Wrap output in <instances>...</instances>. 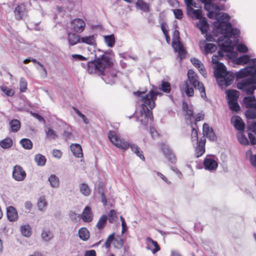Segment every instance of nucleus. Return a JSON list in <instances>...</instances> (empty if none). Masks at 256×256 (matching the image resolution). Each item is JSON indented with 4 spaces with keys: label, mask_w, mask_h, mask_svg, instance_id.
Returning <instances> with one entry per match:
<instances>
[{
    "label": "nucleus",
    "mask_w": 256,
    "mask_h": 256,
    "mask_svg": "<svg viewBox=\"0 0 256 256\" xmlns=\"http://www.w3.org/2000/svg\"><path fill=\"white\" fill-rule=\"evenodd\" d=\"M94 52V60L88 62L86 65L82 63V66L88 74L102 76L106 84H114L117 80V71L114 68L112 58L108 55L112 54V50L104 52L98 49Z\"/></svg>",
    "instance_id": "1"
},
{
    "label": "nucleus",
    "mask_w": 256,
    "mask_h": 256,
    "mask_svg": "<svg viewBox=\"0 0 256 256\" xmlns=\"http://www.w3.org/2000/svg\"><path fill=\"white\" fill-rule=\"evenodd\" d=\"M215 18L216 21L213 24L214 35V36H220L218 38V42L224 40L226 42V44L222 45V49L228 51L232 50V40L230 38H234L236 42H238V37L240 34V30L232 28V24L228 22L230 17L227 14L224 13L220 16L218 14Z\"/></svg>",
    "instance_id": "2"
},
{
    "label": "nucleus",
    "mask_w": 256,
    "mask_h": 256,
    "mask_svg": "<svg viewBox=\"0 0 256 256\" xmlns=\"http://www.w3.org/2000/svg\"><path fill=\"white\" fill-rule=\"evenodd\" d=\"M134 94L138 97L136 100L137 106H140L139 112L136 114V120L143 125H146L149 120L152 118L151 110L155 106V100L157 96H161L162 94L150 90L149 94L137 91Z\"/></svg>",
    "instance_id": "3"
},
{
    "label": "nucleus",
    "mask_w": 256,
    "mask_h": 256,
    "mask_svg": "<svg viewBox=\"0 0 256 256\" xmlns=\"http://www.w3.org/2000/svg\"><path fill=\"white\" fill-rule=\"evenodd\" d=\"M248 64L251 66L236 72V76L238 78H244L248 76L250 77L238 82L237 88L246 92L247 94H252L256 89V58H250Z\"/></svg>",
    "instance_id": "4"
},
{
    "label": "nucleus",
    "mask_w": 256,
    "mask_h": 256,
    "mask_svg": "<svg viewBox=\"0 0 256 256\" xmlns=\"http://www.w3.org/2000/svg\"><path fill=\"white\" fill-rule=\"evenodd\" d=\"M206 40L208 41L212 42V41H216L218 44L219 46L220 47V50L218 51V55H214L212 56V62L214 64V74L221 70L225 68L226 66L224 65V64L222 62H218V60L222 59L225 56H227L228 58H231L232 56H234L236 54L234 52V44L232 43V50L230 51H228L225 50H223L222 48V44H226L224 40L221 41L220 42H218V39L216 40L215 38H214L213 36H206Z\"/></svg>",
    "instance_id": "5"
},
{
    "label": "nucleus",
    "mask_w": 256,
    "mask_h": 256,
    "mask_svg": "<svg viewBox=\"0 0 256 256\" xmlns=\"http://www.w3.org/2000/svg\"><path fill=\"white\" fill-rule=\"evenodd\" d=\"M196 8H189L186 10V14L188 17L192 20H199L198 22L196 24V26L202 34H206L208 28V24L206 18L202 16V9H194Z\"/></svg>",
    "instance_id": "6"
},
{
    "label": "nucleus",
    "mask_w": 256,
    "mask_h": 256,
    "mask_svg": "<svg viewBox=\"0 0 256 256\" xmlns=\"http://www.w3.org/2000/svg\"><path fill=\"white\" fill-rule=\"evenodd\" d=\"M214 76L217 78L218 84L222 88L230 86L234 78V74L227 72L226 68L216 72Z\"/></svg>",
    "instance_id": "7"
},
{
    "label": "nucleus",
    "mask_w": 256,
    "mask_h": 256,
    "mask_svg": "<svg viewBox=\"0 0 256 256\" xmlns=\"http://www.w3.org/2000/svg\"><path fill=\"white\" fill-rule=\"evenodd\" d=\"M243 103L246 108H249L245 112V115L248 118L254 119L256 118V98L253 96H246L244 98Z\"/></svg>",
    "instance_id": "8"
},
{
    "label": "nucleus",
    "mask_w": 256,
    "mask_h": 256,
    "mask_svg": "<svg viewBox=\"0 0 256 256\" xmlns=\"http://www.w3.org/2000/svg\"><path fill=\"white\" fill-rule=\"evenodd\" d=\"M108 137L110 142L116 148L123 150H126L129 148V143L121 139L115 131H109Z\"/></svg>",
    "instance_id": "9"
},
{
    "label": "nucleus",
    "mask_w": 256,
    "mask_h": 256,
    "mask_svg": "<svg viewBox=\"0 0 256 256\" xmlns=\"http://www.w3.org/2000/svg\"><path fill=\"white\" fill-rule=\"evenodd\" d=\"M174 38H173L172 46L176 52H178L180 60L183 59L186 55V50H184L182 44L179 40V32L176 30L174 32Z\"/></svg>",
    "instance_id": "10"
},
{
    "label": "nucleus",
    "mask_w": 256,
    "mask_h": 256,
    "mask_svg": "<svg viewBox=\"0 0 256 256\" xmlns=\"http://www.w3.org/2000/svg\"><path fill=\"white\" fill-rule=\"evenodd\" d=\"M204 4V9L208 12V16L212 18L216 17L220 11L219 6L212 2V0H200Z\"/></svg>",
    "instance_id": "11"
},
{
    "label": "nucleus",
    "mask_w": 256,
    "mask_h": 256,
    "mask_svg": "<svg viewBox=\"0 0 256 256\" xmlns=\"http://www.w3.org/2000/svg\"><path fill=\"white\" fill-rule=\"evenodd\" d=\"M182 109L186 112L185 120L188 124H192V120H194V110L192 106H188L186 102H183Z\"/></svg>",
    "instance_id": "12"
},
{
    "label": "nucleus",
    "mask_w": 256,
    "mask_h": 256,
    "mask_svg": "<svg viewBox=\"0 0 256 256\" xmlns=\"http://www.w3.org/2000/svg\"><path fill=\"white\" fill-rule=\"evenodd\" d=\"M203 164L204 168L209 171L216 170L218 166L216 160L210 156H206L204 160Z\"/></svg>",
    "instance_id": "13"
},
{
    "label": "nucleus",
    "mask_w": 256,
    "mask_h": 256,
    "mask_svg": "<svg viewBox=\"0 0 256 256\" xmlns=\"http://www.w3.org/2000/svg\"><path fill=\"white\" fill-rule=\"evenodd\" d=\"M26 173L20 166H16L13 168L12 177L16 181H22L26 178Z\"/></svg>",
    "instance_id": "14"
},
{
    "label": "nucleus",
    "mask_w": 256,
    "mask_h": 256,
    "mask_svg": "<svg viewBox=\"0 0 256 256\" xmlns=\"http://www.w3.org/2000/svg\"><path fill=\"white\" fill-rule=\"evenodd\" d=\"M14 15L16 20H22L26 14V6L23 3L18 5L14 10Z\"/></svg>",
    "instance_id": "15"
},
{
    "label": "nucleus",
    "mask_w": 256,
    "mask_h": 256,
    "mask_svg": "<svg viewBox=\"0 0 256 256\" xmlns=\"http://www.w3.org/2000/svg\"><path fill=\"white\" fill-rule=\"evenodd\" d=\"M162 150L165 157L172 164H176V158L172 150L169 146L166 144H163L162 146Z\"/></svg>",
    "instance_id": "16"
},
{
    "label": "nucleus",
    "mask_w": 256,
    "mask_h": 256,
    "mask_svg": "<svg viewBox=\"0 0 256 256\" xmlns=\"http://www.w3.org/2000/svg\"><path fill=\"white\" fill-rule=\"evenodd\" d=\"M146 248L150 250L154 254L158 252L160 249L158 242L150 237L146 238Z\"/></svg>",
    "instance_id": "17"
},
{
    "label": "nucleus",
    "mask_w": 256,
    "mask_h": 256,
    "mask_svg": "<svg viewBox=\"0 0 256 256\" xmlns=\"http://www.w3.org/2000/svg\"><path fill=\"white\" fill-rule=\"evenodd\" d=\"M72 28L77 32H82L84 30L86 24L82 19L76 18L72 22Z\"/></svg>",
    "instance_id": "18"
},
{
    "label": "nucleus",
    "mask_w": 256,
    "mask_h": 256,
    "mask_svg": "<svg viewBox=\"0 0 256 256\" xmlns=\"http://www.w3.org/2000/svg\"><path fill=\"white\" fill-rule=\"evenodd\" d=\"M81 218L85 222H90L93 220V214L90 206H86L81 214Z\"/></svg>",
    "instance_id": "19"
},
{
    "label": "nucleus",
    "mask_w": 256,
    "mask_h": 256,
    "mask_svg": "<svg viewBox=\"0 0 256 256\" xmlns=\"http://www.w3.org/2000/svg\"><path fill=\"white\" fill-rule=\"evenodd\" d=\"M205 142L206 138L204 137L202 138L198 142L195 152L196 156V158L201 156L205 152Z\"/></svg>",
    "instance_id": "20"
},
{
    "label": "nucleus",
    "mask_w": 256,
    "mask_h": 256,
    "mask_svg": "<svg viewBox=\"0 0 256 256\" xmlns=\"http://www.w3.org/2000/svg\"><path fill=\"white\" fill-rule=\"evenodd\" d=\"M190 60L193 65L198 70L204 78H206V72L202 63L199 60L194 58H192Z\"/></svg>",
    "instance_id": "21"
},
{
    "label": "nucleus",
    "mask_w": 256,
    "mask_h": 256,
    "mask_svg": "<svg viewBox=\"0 0 256 256\" xmlns=\"http://www.w3.org/2000/svg\"><path fill=\"white\" fill-rule=\"evenodd\" d=\"M234 122V126L236 129L242 132L244 128V124L242 119L238 116H234L232 118Z\"/></svg>",
    "instance_id": "22"
},
{
    "label": "nucleus",
    "mask_w": 256,
    "mask_h": 256,
    "mask_svg": "<svg viewBox=\"0 0 256 256\" xmlns=\"http://www.w3.org/2000/svg\"><path fill=\"white\" fill-rule=\"evenodd\" d=\"M80 42L90 45L94 48L96 46V36L91 35L82 36L81 37Z\"/></svg>",
    "instance_id": "23"
},
{
    "label": "nucleus",
    "mask_w": 256,
    "mask_h": 256,
    "mask_svg": "<svg viewBox=\"0 0 256 256\" xmlns=\"http://www.w3.org/2000/svg\"><path fill=\"white\" fill-rule=\"evenodd\" d=\"M191 84L194 88L195 89H197L199 90L200 94L201 97L205 99L206 98L205 88L204 84L199 80V79L197 80L196 82L192 83Z\"/></svg>",
    "instance_id": "24"
},
{
    "label": "nucleus",
    "mask_w": 256,
    "mask_h": 256,
    "mask_svg": "<svg viewBox=\"0 0 256 256\" xmlns=\"http://www.w3.org/2000/svg\"><path fill=\"white\" fill-rule=\"evenodd\" d=\"M203 134L210 140H214L215 139V134L212 129L206 123L203 124Z\"/></svg>",
    "instance_id": "25"
},
{
    "label": "nucleus",
    "mask_w": 256,
    "mask_h": 256,
    "mask_svg": "<svg viewBox=\"0 0 256 256\" xmlns=\"http://www.w3.org/2000/svg\"><path fill=\"white\" fill-rule=\"evenodd\" d=\"M68 40L70 46H74L80 42L81 37L75 33L69 32L68 35Z\"/></svg>",
    "instance_id": "26"
},
{
    "label": "nucleus",
    "mask_w": 256,
    "mask_h": 256,
    "mask_svg": "<svg viewBox=\"0 0 256 256\" xmlns=\"http://www.w3.org/2000/svg\"><path fill=\"white\" fill-rule=\"evenodd\" d=\"M7 217L10 222L16 221L18 218L17 211L12 206H9L7 208Z\"/></svg>",
    "instance_id": "27"
},
{
    "label": "nucleus",
    "mask_w": 256,
    "mask_h": 256,
    "mask_svg": "<svg viewBox=\"0 0 256 256\" xmlns=\"http://www.w3.org/2000/svg\"><path fill=\"white\" fill-rule=\"evenodd\" d=\"M228 98V102L238 101L239 92L235 90H229L226 92Z\"/></svg>",
    "instance_id": "28"
},
{
    "label": "nucleus",
    "mask_w": 256,
    "mask_h": 256,
    "mask_svg": "<svg viewBox=\"0 0 256 256\" xmlns=\"http://www.w3.org/2000/svg\"><path fill=\"white\" fill-rule=\"evenodd\" d=\"M54 238L52 232L48 228H44L41 233V238L42 241L48 242Z\"/></svg>",
    "instance_id": "29"
},
{
    "label": "nucleus",
    "mask_w": 256,
    "mask_h": 256,
    "mask_svg": "<svg viewBox=\"0 0 256 256\" xmlns=\"http://www.w3.org/2000/svg\"><path fill=\"white\" fill-rule=\"evenodd\" d=\"M70 150L76 157L82 158V148L80 144H72Z\"/></svg>",
    "instance_id": "30"
},
{
    "label": "nucleus",
    "mask_w": 256,
    "mask_h": 256,
    "mask_svg": "<svg viewBox=\"0 0 256 256\" xmlns=\"http://www.w3.org/2000/svg\"><path fill=\"white\" fill-rule=\"evenodd\" d=\"M78 234L80 238L83 241H86L90 238V232L87 228H81L79 229Z\"/></svg>",
    "instance_id": "31"
},
{
    "label": "nucleus",
    "mask_w": 256,
    "mask_h": 256,
    "mask_svg": "<svg viewBox=\"0 0 256 256\" xmlns=\"http://www.w3.org/2000/svg\"><path fill=\"white\" fill-rule=\"evenodd\" d=\"M48 181L52 188H56L60 186V180L55 174H51L48 178Z\"/></svg>",
    "instance_id": "32"
},
{
    "label": "nucleus",
    "mask_w": 256,
    "mask_h": 256,
    "mask_svg": "<svg viewBox=\"0 0 256 256\" xmlns=\"http://www.w3.org/2000/svg\"><path fill=\"white\" fill-rule=\"evenodd\" d=\"M129 147L131 150L134 152L141 160H144V157L142 154V152L140 150V148L135 144H130Z\"/></svg>",
    "instance_id": "33"
},
{
    "label": "nucleus",
    "mask_w": 256,
    "mask_h": 256,
    "mask_svg": "<svg viewBox=\"0 0 256 256\" xmlns=\"http://www.w3.org/2000/svg\"><path fill=\"white\" fill-rule=\"evenodd\" d=\"M12 140L10 138H6L0 142V146L4 149L10 148L12 147Z\"/></svg>",
    "instance_id": "34"
},
{
    "label": "nucleus",
    "mask_w": 256,
    "mask_h": 256,
    "mask_svg": "<svg viewBox=\"0 0 256 256\" xmlns=\"http://www.w3.org/2000/svg\"><path fill=\"white\" fill-rule=\"evenodd\" d=\"M106 44L110 48H112L115 44V38L114 34L104 36Z\"/></svg>",
    "instance_id": "35"
},
{
    "label": "nucleus",
    "mask_w": 256,
    "mask_h": 256,
    "mask_svg": "<svg viewBox=\"0 0 256 256\" xmlns=\"http://www.w3.org/2000/svg\"><path fill=\"white\" fill-rule=\"evenodd\" d=\"M182 90L186 95L188 97L192 96L194 94V88L188 86L187 82H184L183 84Z\"/></svg>",
    "instance_id": "36"
},
{
    "label": "nucleus",
    "mask_w": 256,
    "mask_h": 256,
    "mask_svg": "<svg viewBox=\"0 0 256 256\" xmlns=\"http://www.w3.org/2000/svg\"><path fill=\"white\" fill-rule=\"evenodd\" d=\"M192 134H191V140L193 144H198V130L196 129V126L193 124H191Z\"/></svg>",
    "instance_id": "37"
},
{
    "label": "nucleus",
    "mask_w": 256,
    "mask_h": 256,
    "mask_svg": "<svg viewBox=\"0 0 256 256\" xmlns=\"http://www.w3.org/2000/svg\"><path fill=\"white\" fill-rule=\"evenodd\" d=\"M80 191L84 196H88L90 194L91 190L86 184L82 183L80 186Z\"/></svg>",
    "instance_id": "38"
},
{
    "label": "nucleus",
    "mask_w": 256,
    "mask_h": 256,
    "mask_svg": "<svg viewBox=\"0 0 256 256\" xmlns=\"http://www.w3.org/2000/svg\"><path fill=\"white\" fill-rule=\"evenodd\" d=\"M34 160L38 166H44L46 164V158L41 154H36L34 156Z\"/></svg>",
    "instance_id": "39"
},
{
    "label": "nucleus",
    "mask_w": 256,
    "mask_h": 256,
    "mask_svg": "<svg viewBox=\"0 0 256 256\" xmlns=\"http://www.w3.org/2000/svg\"><path fill=\"white\" fill-rule=\"evenodd\" d=\"M250 58L248 55H243L236 58L234 62L238 64H244L249 63Z\"/></svg>",
    "instance_id": "40"
},
{
    "label": "nucleus",
    "mask_w": 256,
    "mask_h": 256,
    "mask_svg": "<svg viewBox=\"0 0 256 256\" xmlns=\"http://www.w3.org/2000/svg\"><path fill=\"white\" fill-rule=\"evenodd\" d=\"M20 232L24 236L29 237L32 234L31 228L28 224L22 225L20 226Z\"/></svg>",
    "instance_id": "41"
},
{
    "label": "nucleus",
    "mask_w": 256,
    "mask_h": 256,
    "mask_svg": "<svg viewBox=\"0 0 256 256\" xmlns=\"http://www.w3.org/2000/svg\"><path fill=\"white\" fill-rule=\"evenodd\" d=\"M188 78L189 82L192 84L199 79L197 74L192 70H190L188 72Z\"/></svg>",
    "instance_id": "42"
},
{
    "label": "nucleus",
    "mask_w": 256,
    "mask_h": 256,
    "mask_svg": "<svg viewBox=\"0 0 256 256\" xmlns=\"http://www.w3.org/2000/svg\"><path fill=\"white\" fill-rule=\"evenodd\" d=\"M11 130L12 132H17L20 128V124L19 120L14 119L10 122Z\"/></svg>",
    "instance_id": "43"
},
{
    "label": "nucleus",
    "mask_w": 256,
    "mask_h": 256,
    "mask_svg": "<svg viewBox=\"0 0 256 256\" xmlns=\"http://www.w3.org/2000/svg\"><path fill=\"white\" fill-rule=\"evenodd\" d=\"M107 220L108 217L106 215L102 216L99 218L96 224V226L97 227V228L99 230H101L102 229L104 228L107 222Z\"/></svg>",
    "instance_id": "44"
},
{
    "label": "nucleus",
    "mask_w": 256,
    "mask_h": 256,
    "mask_svg": "<svg viewBox=\"0 0 256 256\" xmlns=\"http://www.w3.org/2000/svg\"><path fill=\"white\" fill-rule=\"evenodd\" d=\"M38 207L40 210L43 211L47 206L48 203L46 199L44 196H41L38 202Z\"/></svg>",
    "instance_id": "45"
},
{
    "label": "nucleus",
    "mask_w": 256,
    "mask_h": 256,
    "mask_svg": "<svg viewBox=\"0 0 256 256\" xmlns=\"http://www.w3.org/2000/svg\"><path fill=\"white\" fill-rule=\"evenodd\" d=\"M22 146L26 150H30L32 148V142L28 138H22L20 140Z\"/></svg>",
    "instance_id": "46"
},
{
    "label": "nucleus",
    "mask_w": 256,
    "mask_h": 256,
    "mask_svg": "<svg viewBox=\"0 0 256 256\" xmlns=\"http://www.w3.org/2000/svg\"><path fill=\"white\" fill-rule=\"evenodd\" d=\"M204 48L205 53L208 54L214 52L216 50L217 47L214 44H205Z\"/></svg>",
    "instance_id": "47"
},
{
    "label": "nucleus",
    "mask_w": 256,
    "mask_h": 256,
    "mask_svg": "<svg viewBox=\"0 0 256 256\" xmlns=\"http://www.w3.org/2000/svg\"><path fill=\"white\" fill-rule=\"evenodd\" d=\"M136 5L141 10L144 12L149 11V5L146 2H144L142 0H138L136 3Z\"/></svg>",
    "instance_id": "48"
},
{
    "label": "nucleus",
    "mask_w": 256,
    "mask_h": 256,
    "mask_svg": "<svg viewBox=\"0 0 256 256\" xmlns=\"http://www.w3.org/2000/svg\"><path fill=\"white\" fill-rule=\"evenodd\" d=\"M46 136L50 139H56L57 138L56 132L50 128H47L46 130Z\"/></svg>",
    "instance_id": "49"
},
{
    "label": "nucleus",
    "mask_w": 256,
    "mask_h": 256,
    "mask_svg": "<svg viewBox=\"0 0 256 256\" xmlns=\"http://www.w3.org/2000/svg\"><path fill=\"white\" fill-rule=\"evenodd\" d=\"M113 244L114 246L117 248H121L124 244V240L120 236L116 238L114 237Z\"/></svg>",
    "instance_id": "50"
},
{
    "label": "nucleus",
    "mask_w": 256,
    "mask_h": 256,
    "mask_svg": "<svg viewBox=\"0 0 256 256\" xmlns=\"http://www.w3.org/2000/svg\"><path fill=\"white\" fill-rule=\"evenodd\" d=\"M160 89L164 92L168 93L171 90L170 84L168 82L162 81Z\"/></svg>",
    "instance_id": "51"
},
{
    "label": "nucleus",
    "mask_w": 256,
    "mask_h": 256,
    "mask_svg": "<svg viewBox=\"0 0 256 256\" xmlns=\"http://www.w3.org/2000/svg\"><path fill=\"white\" fill-rule=\"evenodd\" d=\"M28 83L26 80L23 78L20 80V92H25L27 89Z\"/></svg>",
    "instance_id": "52"
},
{
    "label": "nucleus",
    "mask_w": 256,
    "mask_h": 256,
    "mask_svg": "<svg viewBox=\"0 0 256 256\" xmlns=\"http://www.w3.org/2000/svg\"><path fill=\"white\" fill-rule=\"evenodd\" d=\"M1 90L8 96H12L14 94V91L12 88H8L6 86H2Z\"/></svg>",
    "instance_id": "53"
},
{
    "label": "nucleus",
    "mask_w": 256,
    "mask_h": 256,
    "mask_svg": "<svg viewBox=\"0 0 256 256\" xmlns=\"http://www.w3.org/2000/svg\"><path fill=\"white\" fill-rule=\"evenodd\" d=\"M238 140L240 143L243 145L248 144V141L247 138L244 135L242 132L237 136Z\"/></svg>",
    "instance_id": "54"
},
{
    "label": "nucleus",
    "mask_w": 256,
    "mask_h": 256,
    "mask_svg": "<svg viewBox=\"0 0 256 256\" xmlns=\"http://www.w3.org/2000/svg\"><path fill=\"white\" fill-rule=\"evenodd\" d=\"M114 233H112L111 234H110L106 238L104 244V246L106 248L109 249L110 248L112 242H114Z\"/></svg>",
    "instance_id": "55"
},
{
    "label": "nucleus",
    "mask_w": 256,
    "mask_h": 256,
    "mask_svg": "<svg viewBox=\"0 0 256 256\" xmlns=\"http://www.w3.org/2000/svg\"><path fill=\"white\" fill-rule=\"evenodd\" d=\"M230 109L234 112H238L240 110V107L238 103V101L228 102Z\"/></svg>",
    "instance_id": "56"
},
{
    "label": "nucleus",
    "mask_w": 256,
    "mask_h": 256,
    "mask_svg": "<svg viewBox=\"0 0 256 256\" xmlns=\"http://www.w3.org/2000/svg\"><path fill=\"white\" fill-rule=\"evenodd\" d=\"M108 220L110 222L113 223L115 220V218L116 217V212L114 210H110L108 214Z\"/></svg>",
    "instance_id": "57"
},
{
    "label": "nucleus",
    "mask_w": 256,
    "mask_h": 256,
    "mask_svg": "<svg viewBox=\"0 0 256 256\" xmlns=\"http://www.w3.org/2000/svg\"><path fill=\"white\" fill-rule=\"evenodd\" d=\"M72 134V128L68 126H66L64 132L63 136L66 138H69Z\"/></svg>",
    "instance_id": "58"
},
{
    "label": "nucleus",
    "mask_w": 256,
    "mask_h": 256,
    "mask_svg": "<svg viewBox=\"0 0 256 256\" xmlns=\"http://www.w3.org/2000/svg\"><path fill=\"white\" fill-rule=\"evenodd\" d=\"M72 59L75 61H84L87 60V58L80 54H73L72 55Z\"/></svg>",
    "instance_id": "59"
},
{
    "label": "nucleus",
    "mask_w": 256,
    "mask_h": 256,
    "mask_svg": "<svg viewBox=\"0 0 256 256\" xmlns=\"http://www.w3.org/2000/svg\"><path fill=\"white\" fill-rule=\"evenodd\" d=\"M237 50L240 52L245 53L248 51V48L246 45L240 43L238 44Z\"/></svg>",
    "instance_id": "60"
},
{
    "label": "nucleus",
    "mask_w": 256,
    "mask_h": 256,
    "mask_svg": "<svg viewBox=\"0 0 256 256\" xmlns=\"http://www.w3.org/2000/svg\"><path fill=\"white\" fill-rule=\"evenodd\" d=\"M175 17L179 20L182 18L183 13L180 9H175L173 10Z\"/></svg>",
    "instance_id": "61"
},
{
    "label": "nucleus",
    "mask_w": 256,
    "mask_h": 256,
    "mask_svg": "<svg viewBox=\"0 0 256 256\" xmlns=\"http://www.w3.org/2000/svg\"><path fill=\"white\" fill-rule=\"evenodd\" d=\"M184 2L186 6V10L189 8L196 7V2H194L193 0H184Z\"/></svg>",
    "instance_id": "62"
},
{
    "label": "nucleus",
    "mask_w": 256,
    "mask_h": 256,
    "mask_svg": "<svg viewBox=\"0 0 256 256\" xmlns=\"http://www.w3.org/2000/svg\"><path fill=\"white\" fill-rule=\"evenodd\" d=\"M204 118V116L202 114H198L196 118L194 116V120H192V124H191L196 126V122L202 120Z\"/></svg>",
    "instance_id": "63"
},
{
    "label": "nucleus",
    "mask_w": 256,
    "mask_h": 256,
    "mask_svg": "<svg viewBox=\"0 0 256 256\" xmlns=\"http://www.w3.org/2000/svg\"><path fill=\"white\" fill-rule=\"evenodd\" d=\"M69 218L73 222H76L79 216L74 212H70L68 214Z\"/></svg>",
    "instance_id": "64"
}]
</instances>
